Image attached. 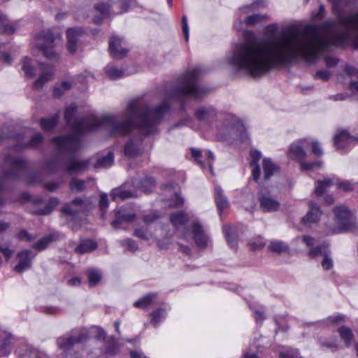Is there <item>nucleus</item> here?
I'll list each match as a JSON object with an SVG mask.
<instances>
[{"label": "nucleus", "mask_w": 358, "mask_h": 358, "mask_svg": "<svg viewBox=\"0 0 358 358\" xmlns=\"http://www.w3.org/2000/svg\"><path fill=\"white\" fill-rule=\"evenodd\" d=\"M166 317V310L164 308H158L150 314L151 323L155 327L163 322Z\"/></svg>", "instance_id": "7c9ffc66"}, {"label": "nucleus", "mask_w": 358, "mask_h": 358, "mask_svg": "<svg viewBox=\"0 0 358 358\" xmlns=\"http://www.w3.org/2000/svg\"><path fill=\"white\" fill-rule=\"evenodd\" d=\"M263 6V2L261 1H257L255 2H253L250 4H248L245 6H243L239 9L238 11V23H235L234 24V27L237 30L240 31L242 29V24L243 21L245 22V23L248 25H254L256 23L259 22L262 19V16L257 15V14H253L248 16L245 17V15H247L253 11H255L257 8H258L260 6Z\"/></svg>", "instance_id": "0eeeda50"}, {"label": "nucleus", "mask_w": 358, "mask_h": 358, "mask_svg": "<svg viewBox=\"0 0 358 358\" xmlns=\"http://www.w3.org/2000/svg\"><path fill=\"white\" fill-rule=\"evenodd\" d=\"M191 236L199 246L203 247L207 245L208 241V236L204 233L201 227L198 223L193 224Z\"/></svg>", "instance_id": "6ab92c4d"}, {"label": "nucleus", "mask_w": 358, "mask_h": 358, "mask_svg": "<svg viewBox=\"0 0 358 358\" xmlns=\"http://www.w3.org/2000/svg\"><path fill=\"white\" fill-rule=\"evenodd\" d=\"M50 236H45L40 239L35 245L34 248L38 250H42L46 248L49 243L50 242Z\"/></svg>", "instance_id": "3c124183"}, {"label": "nucleus", "mask_w": 358, "mask_h": 358, "mask_svg": "<svg viewBox=\"0 0 358 358\" xmlns=\"http://www.w3.org/2000/svg\"><path fill=\"white\" fill-rule=\"evenodd\" d=\"M124 245L127 248V249L131 250H134L137 248L135 242L131 239L124 240Z\"/></svg>", "instance_id": "338daca9"}, {"label": "nucleus", "mask_w": 358, "mask_h": 358, "mask_svg": "<svg viewBox=\"0 0 358 358\" xmlns=\"http://www.w3.org/2000/svg\"><path fill=\"white\" fill-rule=\"evenodd\" d=\"M34 257V255L30 250H25L20 252L17 255L18 263L15 266V271L17 273H22L29 268Z\"/></svg>", "instance_id": "2eb2a0df"}, {"label": "nucleus", "mask_w": 358, "mask_h": 358, "mask_svg": "<svg viewBox=\"0 0 358 358\" xmlns=\"http://www.w3.org/2000/svg\"><path fill=\"white\" fill-rule=\"evenodd\" d=\"M15 30V27L10 23L6 16L0 13V31L6 34H11Z\"/></svg>", "instance_id": "2f4dec72"}, {"label": "nucleus", "mask_w": 358, "mask_h": 358, "mask_svg": "<svg viewBox=\"0 0 358 358\" xmlns=\"http://www.w3.org/2000/svg\"><path fill=\"white\" fill-rule=\"evenodd\" d=\"M17 236L20 239L25 240L27 241H30L34 238V237L31 235L29 234L27 231L24 230L20 231L18 233Z\"/></svg>", "instance_id": "0e129e2a"}, {"label": "nucleus", "mask_w": 358, "mask_h": 358, "mask_svg": "<svg viewBox=\"0 0 358 358\" xmlns=\"http://www.w3.org/2000/svg\"><path fill=\"white\" fill-rule=\"evenodd\" d=\"M341 338L343 341L346 346H349L354 338L351 329L347 327H341L338 329Z\"/></svg>", "instance_id": "72a5a7b5"}, {"label": "nucleus", "mask_w": 358, "mask_h": 358, "mask_svg": "<svg viewBox=\"0 0 358 358\" xmlns=\"http://www.w3.org/2000/svg\"><path fill=\"white\" fill-rule=\"evenodd\" d=\"M222 129L232 138L243 141L248 137L245 124L234 115H229L223 122Z\"/></svg>", "instance_id": "6e6552de"}, {"label": "nucleus", "mask_w": 358, "mask_h": 358, "mask_svg": "<svg viewBox=\"0 0 358 358\" xmlns=\"http://www.w3.org/2000/svg\"><path fill=\"white\" fill-rule=\"evenodd\" d=\"M71 188L73 190H81L85 188V183L83 180H73L71 182Z\"/></svg>", "instance_id": "6e6d98bb"}, {"label": "nucleus", "mask_w": 358, "mask_h": 358, "mask_svg": "<svg viewBox=\"0 0 358 358\" xmlns=\"http://www.w3.org/2000/svg\"><path fill=\"white\" fill-rule=\"evenodd\" d=\"M113 155L109 152L106 156L100 157L96 163V167L108 168L113 164Z\"/></svg>", "instance_id": "ea45409f"}, {"label": "nucleus", "mask_w": 358, "mask_h": 358, "mask_svg": "<svg viewBox=\"0 0 358 358\" xmlns=\"http://www.w3.org/2000/svg\"><path fill=\"white\" fill-rule=\"evenodd\" d=\"M96 248V243L92 240H86L82 242L77 248L78 253H85L94 250Z\"/></svg>", "instance_id": "c9c22d12"}, {"label": "nucleus", "mask_w": 358, "mask_h": 358, "mask_svg": "<svg viewBox=\"0 0 358 358\" xmlns=\"http://www.w3.org/2000/svg\"><path fill=\"white\" fill-rule=\"evenodd\" d=\"M320 343L323 346L330 348L332 350L336 349L338 346V341L336 338H331L329 341H321Z\"/></svg>", "instance_id": "13d9d810"}, {"label": "nucleus", "mask_w": 358, "mask_h": 358, "mask_svg": "<svg viewBox=\"0 0 358 358\" xmlns=\"http://www.w3.org/2000/svg\"><path fill=\"white\" fill-rule=\"evenodd\" d=\"M156 297V294L150 293L135 301L134 306L138 308H145L152 303Z\"/></svg>", "instance_id": "473e14b6"}, {"label": "nucleus", "mask_w": 358, "mask_h": 358, "mask_svg": "<svg viewBox=\"0 0 358 358\" xmlns=\"http://www.w3.org/2000/svg\"><path fill=\"white\" fill-rule=\"evenodd\" d=\"M223 231L225 235L228 245L232 248H236L237 245L236 237L234 234L232 229L229 226H224Z\"/></svg>", "instance_id": "4c0bfd02"}, {"label": "nucleus", "mask_w": 358, "mask_h": 358, "mask_svg": "<svg viewBox=\"0 0 358 358\" xmlns=\"http://www.w3.org/2000/svg\"><path fill=\"white\" fill-rule=\"evenodd\" d=\"M171 222L173 225L176 228V229L179 230L180 229L183 228L184 225L187 222V215L182 212L177 213L176 214H173L171 216Z\"/></svg>", "instance_id": "c756f323"}, {"label": "nucleus", "mask_w": 358, "mask_h": 358, "mask_svg": "<svg viewBox=\"0 0 358 358\" xmlns=\"http://www.w3.org/2000/svg\"><path fill=\"white\" fill-rule=\"evenodd\" d=\"M249 245L252 250H257L264 248L266 245V242L262 237L258 236L254 240L250 241Z\"/></svg>", "instance_id": "8fccbe9b"}, {"label": "nucleus", "mask_w": 358, "mask_h": 358, "mask_svg": "<svg viewBox=\"0 0 358 358\" xmlns=\"http://www.w3.org/2000/svg\"><path fill=\"white\" fill-rule=\"evenodd\" d=\"M215 199L220 210H224L228 207V201L224 196L222 188L219 186L215 187Z\"/></svg>", "instance_id": "cd10ccee"}, {"label": "nucleus", "mask_w": 358, "mask_h": 358, "mask_svg": "<svg viewBox=\"0 0 358 358\" xmlns=\"http://www.w3.org/2000/svg\"><path fill=\"white\" fill-rule=\"evenodd\" d=\"M308 208V211L302 218V222L307 226H310L312 224L317 223L320 220L322 212L320 206L312 201L309 202Z\"/></svg>", "instance_id": "4468645a"}, {"label": "nucleus", "mask_w": 358, "mask_h": 358, "mask_svg": "<svg viewBox=\"0 0 358 358\" xmlns=\"http://www.w3.org/2000/svg\"><path fill=\"white\" fill-rule=\"evenodd\" d=\"M87 203L81 199H75L72 203L65 205L62 208V212L69 215H73L75 213L84 210L87 208Z\"/></svg>", "instance_id": "aec40b11"}, {"label": "nucleus", "mask_w": 358, "mask_h": 358, "mask_svg": "<svg viewBox=\"0 0 358 358\" xmlns=\"http://www.w3.org/2000/svg\"><path fill=\"white\" fill-rule=\"evenodd\" d=\"M333 213L336 226L331 229V232L337 234L347 230L352 220V212L347 206L340 204L334 208Z\"/></svg>", "instance_id": "39448f33"}, {"label": "nucleus", "mask_w": 358, "mask_h": 358, "mask_svg": "<svg viewBox=\"0 0 358 358\" xmlns=\"http://www.w3.org/2000/svg\"><path fill=\"white\" fill-rule=\"evenodd\" d=\"M58 118V115H55L50 118L42 119L41 120V128L45 131L52 129L57 124Z\"/></svg>", "instance_id": "79ce46f5"}, {"label": "nucleus", "mask_w": 358, "mask_h": 358, "mask_svg": "<svg viewBox=\"0 0 358 358\" xmlns=\"http://www.w3.org/2000/svg\"><path fill=\"white\" fill-rule=\"evenodd\" d=\"M86 166H87V162L74 159L69 163L68 171L70 172L78 171Z\"/></svg>", "instance_id": "a18cd8bd"}, {"label": "nucleus", "mask_w": 358, "mask_h": 358, "mask_svg": "<svg viewBox=\"0 0 358 358\" xmlns=\"http://www.w3.org/2000/svg\"><path fill=\"white\" fill-rule=\"evenodd\" d=\"M0 251L7 259H10L13 254V250L7 245H0Z\"/></svg>", "instance_id": "680f3d73"}, {"label": "nucleus", "mask_w": 358, "mask_h": 358, "mask_svg": "<svg viewBox=\"0 0 358 358\" xmlns=\"http://www.w3.org/2000/svg\"><path fill=\"white\" fill-rule=\"evenodd\" d=\"M116 220H114L112 224L114 227H117L122 222H129L134 217V213H126L124 210H117L115 212Z\"/></svg>", "instance_id": "f704fd0d"}, {"label": "nucleus", "mask_w": 358, "mask_h": 358, "mask_svg": "<svg viewBox=\"0 0 358 358\" xmlns=\"http://www.w3.org/2000/svg\"><path fill=\"white\" fill-rule=\"evenodd\" d=\"M34 46L41 51L43 55L49 59L55 58L57 55L54 50L55 39L52 33L43 31L36 36L33 41Z\"/></svg>", "instance_id": "423d86ee"}, {"label": "nucleus", "mask_w": 358, "mask_h": 358, "mask_svg": "<svg viewBox=\"0 0 358 358\" xmlns=\"http://www.w3.org/2000/svg\"><path fill=\"white\" fill-rule=\"evenodd\" d=\"M124 152L126 155L129 157H134L139 152L138 142H133L129 141L124 147Z\"/></svg>", "instance_id": "c03bdc74"}, {"label": "nucleus", "mask_w": 358, "mask_h": 358, "mask_svg": "<svg viewBox=\"0 0 358 358\" xmlns=\"http://www.w3.org/2000/svg\"><path fill=\"white\" fill-rule=\"evenodd\" d=\"M155 219V216L152 215H146L144 217V223L145 226L136 229L134 231V235L144 240H149L153 236V233L152 231V226L150 224V223Z\"/></svg>", "instance_id": "dca6fc26"}, {"label": "nucleus", "mask_w": 358, "mask_h": 358, "mask_svg": "<svg viewBox=\"0 0 358 358\" xmlns=\"http://www.w3.org/2000/svg\"><path fill=\"white\" fill-rule=\"evenodd\" d=\"M199 75V69L195 68L183 74L179 79L176 88L171 97L180 99L189 97L198 99L204 94V90L196 85Z\"/></svg>", "instance_id": "7ed1b4c3"}, {"label": "nucleus", "mask_w": 358, "mask_h": 358, "mask_svg": "<svg viewBox=\"0 0 358 358\" xmlns=\"http://www.w3.org/2000/svg\"><path fill=\"white\" fill-rule=\"evenodd\" d=\"M296 240L302 241L307 246L313 245L315 241V240L313 238L308 236H304L302 238H298Z\"/></svg>", "instance_id": "69168bd1"}, {"label": "nucleus", "mask_w": 358, "mask_h": 358, "mask_svg": "<svg viewBox=\"0 0 358 358\" xmlns=\"http://www.w3.org/2000/svg\"><path fill=\"white\" fill-rule=\"evenodd\" d=\"M345 316L343 315H337L329 317L327 320L331 323H339L343 322Z\"/></svg>", "instance_id": "e2e57ef3"}, {"label": "nucleus", "mask_w": 358, "mask_h": 358, "mask_svg": "<svg viewBox=\"0 0 358 358\" xmlns=\"http://www.w3.org/2000/svg\"><path fill=\"white\" fill-rule=\"evenodd\" d=\"M21 70L26 77L32 78L36 73V64L28 57H24L21 62Z\"/></svg>", "instance_id": "b1692460"}, {"label": "nucleus", "mask_w": 358, "mask_h": 358, "mask_svg": "<svg viewBox=\"0 0 358 358\" xmlns=\"http://www.w3.org/2000/svg\"><path fill=\"white\" fill-rule=\"evenodd\" d=\"M330 73L327 71H320L316 73V76L322 80H327L329 78Z\"/></svg>", "instance_id": "774afa93"}, {"label": "nucleus", "mask_w": 358, "mask_h": 358, "mask_svg": "<svg viewBox=\"0 0 358 358\" xmlns=\"http://www.w3.org/2000/svg\"><path fill=\"white\" fill-rule=\"evenodd\" d=\"M82 34L83 30L80 28H71L67 30V48L69 52H74L76 51L78 42Z\"/></svg>", "instance_id": "f3484780"}, {"label": "nucleus", "mask_w": 358, "mask_h": 358, "mask_svg": "<svg viewBox=\"0 0 358 358\" xmlns=\"http://www.w3.org/2000/svg\"><path fill=\"white\" fill-rule=\"evenodd\" d=\"M358 143V137L350 136L345 130L338 131L334 136V145L338 150H344Z\"/></svg>", "instance_id": "f8f14e48"}, {"label": "nucleus", "mask_w": 358, "mask_h": 358, "mask_svg": "<svg viewBox=\"0 0 358 358\" xmlns=\"http://www.w3.org/2000/svg\"><path fill=\"white\" fill-rule=\"evenodd\" d=\"M73 83L70 81H64L59 85L55 87L53 90V95L55 97H59L62 94L71 89L72 87Z\"/></svg>", "instance_id": "a19ab883"}, {"label": "nucleus", "mask_w": 358, "mask_h": 358, "mask_svg": "<svg viewBox=\"0 0 358 358\" xmlns=\"http://www.w3.org/2000/svg\"><path fill=\"white\" fill-rule=\"evenodd\" d=\"M184 203L183 199L181 198L178 194H176L173 198L169 202V205L172 207H179L182 206Z\"/></svg>", "instance_id": "4d7b16f0"}, {"label": "nucleus", "mask_w": 358, "mask_h": 358, "mask_svg": "<svg viewBox=\"0 0 358 358\" xmlns=\"http://www.w3.org/2000/svg\"><path fill=\"white\" fill-rule=\"evenodd\" d=\"M277 29L276 24H270L263 37L239 43L226 56V62L254 77L299 58L312 62L331 45L358 41V13L328 21L321 27L307 25L303 31L285 29L277 33Z\"/></svg>", "instance_id": "f257e3e1"}, {"label": "nucleus", "mask_w": 358, "mask_h": 358, "mask_svg": "<svg viewBox=\"0 0 358 358\" xmlns=\"http://www.w3.org/2000/svg\"><path fill=\"white\" fill-rule=\"evenodd\" d=\"M112 195L115 199L117 198H121L122 199L136 196L137 194L133 193L130 190H126L124 189H115L112 192Z\"/></svg>", "instance_id": "37998d69"}, {"label": "nucleus", "mask_w": 358, "mask_h": 358, "mask_svg": "<svg viewBox=\"0 0 358 358\" xmlns=\"http://www.w3.org/2000/svg\"><path fill=\"white\" fill-rule=\"evenodd\" d=\"M308 138L298 139L292 143L288 148V157L291 159L298 161L300 163L301 169L303 171H314L322 168L323 162L317 160L315 162H308L304 161L307 153L306 148L309 146Z\"/></svg>", "instance_id": "20e7f679"}, {"label": "nucleus", "mask_w": 358, "mask_h": 358, "mask_svg": "<svg viewBox=\"0 0 358 358\" xmlns=\"http://www.w3.org/2000/svg\"><path fill=\"white\" fill-rule=\"evenodd\" d=\"M130 3L134 2V0H128ZM129 6L127 3H125L124 2V0H122L121 8L119 10H116L114 8V6H112L108 1H104L101 2L100 3H98L95 9L96 12H98L100 15L101 16V18H104L106 17H109L111 15H115L117 14L123 13L124 12H127L129 9Z\"/></svg>", "instance_id": "1a4fd4ad"}, {"label": "nucleus", "mask_w": 358, "mask_h": 358, "mask_svg": "<svg viewBox=\"0 0 358 358\" xmlns=\"http://www.w3.org/2000/svg\"><path fill=\"white\" fill-rule=\"evenodd\" d=\"M308 255L311 258L322 257V266L324 270H329L333 266V261L330 257V252L325 245L315 247L309 251Z\"/></svg>", "instance_id": "9d476101"}, {"label": "nucleus", "mask_w": 358, "mask_h": 358, "mask_svg": "<svg viewBox=\"0 0 358 358\" xmlns=\"http://www.w3.org/2000/svg\"><path fill=\"white\" fill-rule=\"evenodd\" d=\"M10 340L11 335L0 327V357L9 353Z\"/></svg>", "instance_id": "412c9836"}, {"label": "nucleus", "mask_w": 358, "mask_h": 358, "mask_svg": "<svg viewBox=\"0 0 358 358\" xmlns=\"http://www.w3.org/2000/svg\"><path fill=\"white\" fill-rule=\"evenodd\" d=\"M40 68L42 70V73L40 75L38 80L34 83V87L35 88H41L42 87L43 85L50 80L53 75V71L52 67L50 66H41Z\"/></svg>", "instance_id": "393cba45"}, {"label": "nucleus", "mask_w": 358, "mask_h": 358, "mask_svg": "<svg viewBox=\"0 0 358 358\" xmlns=\"http://www.w3.org/2000/svg\"><path fill=\"white\" fill-rule=\"evenodd\" d=\"M334 181L331 178H324L317 180L315 185V194L317 196L322 195L332 185Z\"/></svg>", "instance_id": "bb28decb"}, {"label": "nucleus", "mask_w": 358, "mask_h": 358, "mask_svg": "<svg viewBox=\"0 0 358 358\" xmlns=\"http://www.w3.org/2000/svg\"><path fill=\"white\" fill-rule=\"evenodd\" d=\"M108 206V202L107 195L105 194H102L100 196V201H99V206H100V209L102 212L101 213L102 217L104 216V211L107 209Z\"/></svg>", "instance_id": "603ef678"}, {"label": "nucleus", "mask_w": 358, "mask_h": 358, "mask_svg": "<svg viewBox=\"0 0 358 358\" xmlns=\"http://www.w3.org/2000/svg\"><path fill=\"white\" fill-rule=\"evenodd\" d=\"M85 338L81 336H74L73 338H61L58 339L57 344L60 350L65 353L69 350L75 343L83 341Z\"/></svg>", "instance_id": "5701e85b"}, {"label": "nucleus", "mask_w": 358, "mask_h": 358, "mask_svg": "<svg viewBox=\"0 0 358 358\" xmlns=\"http://www.w3.org/2000/svg\"><path fill=\"white\" fill-rule=\"evenodd\" d=\"M109 50L110 54L114 57H123L128 52V48L125 41L122 38L116 36L111 37L109 43Z\"/></svg>", "instance_id": "ddd939ff"}, {"label": "nucleus", "mask_w": 358, "mask_h": 358, "mask_svg": "<svg viewBox=\"0 0 358 358\" xmlns=\"http://www.w3.org/2000/svg\"><path fill=\"white\" fill-rule=\"evenodd\" d=\"M43 139V136L41 134H35L31 141L26 145L28 146H36L38 145Z\"/></svg>", "instance_id": "052dcab7"}, {"label": "nucleus", "mask_w": 358, "mask_h": 358, "mask_svg": "<svg viewBox=\"0 0 358 358\" xmlns=\"http://www.w3.org/2000/svg\"><path fill=\"white\" fill-rule=\"evenodd\" d=\"M117 343L114 340H111L108 343V347L106 351V353L108 355H113L117 352Z\"/></svg>", "instance_id": "bf43d9fd"}, {"label": "nucleus", "mask_w": 358, "mask_h": 358, "mask_svg": "<svg viewBox=\"0 0 358 358\" xmlns=\"http://www.w3.org/2000/svg\"><path fill=\"white\" fill-rule=\"evenodd\" d=\"M215 109L211 106H202L195 112L196 117L199 120H207L215 115Z\"/></svg>", "instance_id": "c85d7f7f"}, {"label": "nucleus", "mask_w": 358, "mask_h": 358, "mask_svg": "<svg viewBox=\"0 0 358 358\" xmlns=\"http://www.w3.org/2000/svg\"><path fill=\"white\" fill-rule=\"evenodd\" d=\"M262 168L266 179L278 171V166L270 158H264L262 159Z\"/></svg>", "instance_id": "a878e982"}, {"label": "nucleus", "mask_w": 358, "mask_h": 358, "mask_svg": "<svg viewBox=\"0 0 358 358\" xmlns=\"http://www.w3.org/2000/svg\"><path fill=\"white\" fill-rule=\"evenodd\" d=\"M259 200L261 208L266 212H274L280 208V203L273 198L269 192L261 189L259 194Z\"/></svg>", "instance_id": "9b49d317"}, {"label": "nucleus", "mask_w": 358, "mask_h": 358, "mask_svg": "<svg viewBox=\"0 0 358 358\" xmlns=\"http://www.w3.org/2000/svg\"><path fill=\"white\" fill-rule=\"evenodd\" d=\"M105 71L106 75L112 79H117L121 78L122 76L123 75V72L122 70L112 65L106 66L105 69Z\"/></svg>", "instance_id": "49530a36"}, {"label": "nucleus", "mask_w": 358, "mask_h": 358, "mask_svg": "<svg viewBox=\"0 0 358 358\" xmlns=\"http://www.w3.org/2000/svg\"><path fill=\"white\" fill-rule=\"evenodd\" d=\"M89 284L90 286L96 285L101 280V273L98 269L90 268L87 271Z\"/></svg>", "instance_id": "e433bc0d"}, {"label": "nucleus", "mask_w": 358, "mask_h": 358, "mask_svg": "<svg viewBox=\"0 0 358 358\" xmlns=\"http://www.w3.org/2000/svg\"><path fill=\"white\" fill-rule=\"evenodd\" d=\"M262 159V153L257 150H252L250 153V165L252 169V177L253 180L259 179L261 174L259 161Z\"/></svg>", "instance_id": "a211bd4d"}, {"label": "nucleus", "mask_w": 358, "mask_h": 358, "mask_svg": "<svg viewBox=\"0 0 358 358\" xmlns=\"http://www.w3.org/2000/svg\"><path fill=\"white\" fill-rule=\"evenodd\" d=\"M338 189L344 192H350L353 189L354 185L349 180H341L336 179L334 181Z\"/></svg>", "instance_id": "09e8293b"}, {"label": "nucleus", "mask_w": 358, "mask_h": 358, "mask_svg": "<svg viewBox=\"0 0 358 358\" xmlns=\"http://www.w3.org/2000/svg\"><path fill=\"white\" fill-rule=\"evenodd\" d=\"M268 249L272 252L281 253L287 250L288 245L281 241L273 240L271 241Z\"/></svg>", "instance_id": "58836bf2"}, {"label": "nucleus", "mask_w": 358, "mask_h": 358, "mask_svg": "<svg viewBox=\"0 0 358 358\" xmlns=\"http://www.w3.org/2000/svg\"><path fill=\"white\" fill-rule=\"evenodd\" d=\"M168 108L166 102H163L156 108H151L141 106L137 101H132L126 110L124 122H120L108 115L101 117L92 116L78 121L73 117L76 106L72 103L66 108L64 117L74 134L73 136L55 138L53 142L61 150L74 151L80 146V134L94 131L101 127L110 129L114 135H124L135 126L141 133L150 135L157 131V126Z\"/></svg>", "instance_id": "f03ea898"}, {"label": "nucleus", "mask_w": 358, "mask_h": 358, "mask_svg": "<svg viewBox=\"0 0 358 358\" xmlns=\"http://www.w3.org/2000/svg\"><path fill=\"white\" fill-rule=\"evenodd\" d=\"M309 145L310 146L313 154L317 157H321L323 155V150L321 143L317 140H310Z\"/></svg>", "instance_id": "de8ad7c7"}, {"label": "nucleus", "mask_w": 358, "mask_h": 358, "mask_svg": "<svg viewBox=\"0 0 358 358\" xmlns=\"http://www.w3.org/2000/svg\"><path fill=\"white\" fill-rule=\"evenodd\" d=\"M192 156L194 157L196 161H198V163L201 164V166H203V163L199 160L201 157H205L208 160V165L209 167V169L213 173V166H212V162L214 160L215 157L213 154L210 150H206L203 152H201L199 150L192 149Z\"/></svg>", "instance_id": "4be33fe9"}, {"label": "nucleus", "mask_w": 358, "mask_h": 358, "mask_svg": "<svg viewBox=\"0 0 358 358\" xmlns=\"http://www.w3.org/2000/svg\"><path fill=\"white\" fill-rule=\"evenodd\" d=\"M21 358H43V357L36 350L29 349Z\"/></svg>", "instance_id": "864d4df0"}, {"label": "nucleus", "mask_w": 358, "mask_h": 358, "mask_svg": "<svg viewBox=\"0 0 358 358\" xmlns=\"http://www.w3.org/2000/svg\"><path fill=\"white\" fill-rule=\"evenodd\" d=\"M182 32L186 41L189 40V29L187 24V17L182 16Z\"/></svg>", "instance_id": "5fc2aeb1"}]
</instances>
